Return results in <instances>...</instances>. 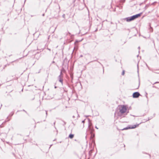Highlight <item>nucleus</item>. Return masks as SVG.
<instances>
[{
  "mask_svg": "<svg viewBox=\"0 0 159 159\" xmlns=\"http://www.w3.org/2000/svg\"><path fill=\"white\" fill-rule=\"evenodd\" d=\"M70 76H71V77L72 78V79H73V75H71Z\"/></svg>",
  "mask_w": 159,
  "mask_h": 159,
  "instance_id": "nucleus-16",
  "label": "nucleus"
},
{
  "mask_svg": "<svg viewBox=\"0 0 159 159\" xmlns=\"http://www.w3.org/2000/svg\"><path fill=\"white\" fill-rule=\"evenodd\" d=\"M76 42H77V43L78 42V41H77H77H76L75 42V43H76Z\"/></svg>",
  "mask_w": 159,
  "mask_h": 159,
  "instance_id": "nucleus-26",
  "label": "nucleus"
},
{
  "mask_svg": "<svg viewBox=\"0 0 159 159\" xmlns=\"http://www.w3.org/2000/svg\"><path fill=\"white\" fill-rule=\"evenodd\" d=\"M125 2V0H120V3H124Z\"/></svg>",
  "mask_w": 159,
  "mask_h": 159,
  "instance_id": "nucleus-11",
  "label": "nucleus"
},
{
  "mask_svg": "<svg viewBox=\"0 0 159 159\" xmlns=\"http://www.w3.org/2000/svg\"><path fill=\"white\" fill-rule=\"evenodd\" d=\"M55 122L54 123V125H55Z\"/></svg>",
  "mask_w": 159,
  "mask_h": 159,
  "instance_id": "nucleus-30",
  "label": "nucleus"
},
{
  "mask_svg": "<svg viewBox=\"0 0 159 159\" xmlns=\"http://www.w3.org/2000/svg\"><path fill=\"white\" fill-rule=\"evenodd\" d=\"M140 95V94L139 92H135L133 93V98H138Z\"/></svg>",
  "mask_w": 159,
  "mask_h": 159,
  "instance_id": "nucleus-4",
  "label": "nucleus"
},
{
  "mask_svg": "<svg viewBox=\"0 0 159 159\" xmlns=\"http://www.w3.org/2000/svg\"><path fill=\"white\" fill-rule=\"evenodd\" d=\"M23 111H25V112H26V113H27L26 111L25 110H23Z\"/></svg>",
  "mask_w": 159,
  "mask_h": 159,
  "instance_id": "nucleus-23",
  "label": "nucleus"
},
{
  "mask_svg": "<svg viewBox=\"0 0 159 159\" xmlns=\"http://www.w3.org/2000/svg\"><path fill=\"white\" fill-rule=\"evenodd\" d=\"M138 48H139H139H140V47H138Z\"/></svg>",
  "mask_w": 159,
  "mask_h": 159,
  "instance_id": "nucleus-33",
  "label": "nucleus"
},
{
  "mask_svg": "<svg viewBox=\"0 0 159 159\" xmlns=\"http://www.w3.org/2000/svg\"><path fill=\"white\" fill-rule=\"evenodd\" d=\"M52 145H51V146H51ZM50 147H49V148H50Z\"/></svg>",
  "mask_w": 159,
  "mask_h": 159,
  "instance_id": "nucleus-35",
  "label": "nucleus"
},
{
  "mask_svg": "<svg viewBox=\"0 0 159 159\" xmlns=\"http://www.w3.org/2000/svg\"><path fill=\"white\" fill-rule=\"evenodd\" d=\"M89 129H90L91 131L90 133L91 134V138H93L94 137V134L92 133V132L93 130V129H91V127H90L89 125Z\"/></svg>",
  "mask_w": 159,
  "mask_h": 159,
  "instance_id": "nucleus-5",
  "label": "nucleus"
},
{
  "mask_svg": "<svg viewBox=\"0 0 159 159\" xmlns=\"http://www.w3.org/2000/svg\"><path fill=\"white\" fill-rule=\"evenodd\" d=\"M146 93V98H148V97H147V93Z\"/></svg>",
  "mask_w": 159,
  "mask_h": 159,
  "instance_id": "nucleus-24",
  "label": "nucleus"
},
{
  "mask_svg": "<svg viewBox=\"0 0 159 159\" xmlns=\"http://www.w3.org/2000/svg\"><path fill=\"white\" fill-rule=\"evenodd\" d=\"M62 17L64 18L65 17V14H63V15H62Z\"/></svg>",
  "mask_w": 159,
  "mask_h": 159,
  "instance_id": "nucleus-20",
  "label": "nucleus"
},
{
  "mask_svg": "<svg viewBox=\"0 0 159 159\" xmlns=\"http://www.w3.org/2000/svg\"><path fill=\"white\" fill-rule=\"evenodd\" d=\"M85 119L84 120H82V123H83V125L82 126V128H83L84 127V123L85 122Z\"/></svg>",
  "mask_w": 159,
  "mask_h": 159,
  "instance_id": "nucleus-10",
  "label": "nucleus"
},
{
  "mask_svg": "<svg viewBox=\"0 0 159 159\" xmlns=\"http://www.w3.org/2000/svg\"><path fill=\"white\" fill-rule=\"evenodd\" d=\"M152 118V117H148V119L147 120H146V121H147L151 119Z\"/></svg>",
  "mask_w": 159,
  "mask_h": 159,
  "instance_id": "nucleus-12",
  "label": "nucleus"
},
{
  "mask_svg": "<svg viewBox=\"0 0 159 159\" xmlns=\"http://www.w3.org/2000/svg\"><path fill=\"white\" fill-rule=\"evenodd\" d=\"M124 74H125V70H123L122 72L121 75H124Z\"/></svg>",
  "mask_w": 159,
  "mask_h": 159,
  "instance_id": "nucleus-13",
  "label": "nucleus"
},
{
  "mask_svg": "<svg viewBox=\"0 0 159 159\" xmlns=\"http://www.w3.org/2000/svg\"><path fill=\"white\" fill-rule=\"evenodd\" d=\"M95 128H96L97 129H98V128H97V126H96V127H95Z\"/></svg>",
  "mask_w": 159,
  "mask_h": 159,
  "instance_id": "nucleus-28",
  "label": "nucleus"
},
{
  "mask_svg": "<svg viewBox=\"0 0 159 159\" xmlns=\"http://www.w3.org/2000/svg\"><path fill=\"white\" fill-rule=\"evenodd\" d=\"M128 112H127V113H126V115H127V113H128Z\"/></svg>",
  "mask_w": 159,
  "mask_h": 159,
  "instance_id": "nucleus-32",
  "label": "nucleus"
},
{
  "mask_svg": "<svg viewBox=\"0 0 159 159\" xmlns=\"http://www.w3.org/2000/svg\"><path fill=\"white\" fill-rule=\"evenodd\" d=\"M139 83L138 85V86L136 88V89H138L139 88Z\"/></svg>",
  "mask_w": 159,
  "mask_h": 159,
  "instance_id": "nucleus-18",
  "label": "nucleus"
},
{
  "mask_svg": "<svg viewBox=\"0 0 159 159\" xmlns=\"http://www.w3.org/2000/svg\"><path fill=\"white\" fill-rule=\"evenodd\" d=\"M14 114V112L12 113V114H11V116H12Z\"/></svg>",
  "mask_w": 159,
  "mask_h": 159,
  "instance_id": "nucleus-25",
  "label": "nucleus"
},
{
  "mask_svg": "<svg viewBox=\"0 0 159 159\" xmlns=\"http://www.w3.org/2000/svg\"><path fill=\"white\" fill-rule=\"evenodd\" d=\"M54 88H55V89H56L57 88V87L56 86H55L54 87Z\"/></svg>",
  "mask_w": 159,
  "mask_h": 159,
  "instance_id": "nucleus-29",
  "label": "nucleus"
},
{
  "mask_svg": "<svg viewBox=\"0 0 159 159\" xmlns=\"http://www.w3.org/2000/svg\"><path fill=\"white\" fill-rule=\"evenodd\" d=\"M42 16H44V15H45V14H44V13H43V14H42Z\"/></svg>",
  "mask_w": 159,
  "mask_h": 159,
  "instance_id": "nucleus-22",
  "label": "nucleus"
},
{
  "mask_svg": "<svg viewBox=\"0 0 159 159\" xmlns=\"http://www.w3.org/2000/svg\"><path fill=\"white\" fill-rule=\"evenodd\" d=\"M78 116L79 117V114L78 115Z\"/></svg>",
  "mask_w": 159,
  "mask_h": 159,
  "instance_id": "nucleus-34",
  "label": "nucleus"
},
{
  "mask_svg": "<svg viewBox=\"0 0 159 159\" xmlns=\"http://www.w3.org/2000/svg\"><path fill=\"white\" fill-rule=\"evenodd\" d=\"M62 75L63 74L62 73V72L61 71L60 74L58 77V79L59 80V81L62 84H63V80L62 78L63 76Z\"/></svg>",
  "mask_w": 159,
  "mask_h": 159,
  "instance_id": "nucleus-3",
  "label": "nucleus"
},
{
  "mask_svg": "<svg viewBox=\"0 0 159 159\" xmlns=\"http://www.w3.org/2000/svg\"><path fill=\"white\" fill-rule=\"evenodd\" d=\"M8 65H9L8 64H7V65H5L3 67V69H4L5 68V67L7 66H8Z\"/></svg>",
  "mask_w": 159,
  "mask_h": 159,
  "instance_id": "nucleus-15",
  "label": "nucleus"
},
{
  "mask_svg": "<svg viewBox=\"0 0 159 159\" xmlns=\"http://www.w3.org/2000/svg\"><path fill=\"white\" fill-rule=\"evenodd\" d=\"M73 118H75V116H72Z\"/></svg>",
  "mask_w": 159,
  "mask_h": 159,
  "instance_id": "nucleus-27",
  "label": "nucleus"
},
{
  "mask_svg": "<svg viewBox=\"0 0 159 159\" xmlns=\"http://www.w3.org/2000/svg\"><path fill=\"white\" fill-rule=\"evenodd\" d=\"M125 43H126V41H124V42H123L122 43H121V44H124Z\"/></svg>",
  "mask_w": 159,
  "mask_h": 159,
  "instance_id": "nucleus-17",
  "label": "nucleus"
},
{
  "mask_svg": "<svg viewBox=\"0 0 159 159\" xmlns=\"http://www.w3.org/2000/svg\"><path fill=\"white\" fill-rule=\"evenodd\" d=\"M139 125H132L131 127H130L131 129H134L135 128L137 127V126H138Z\"/></svg>",
  "mask_w": 159,
  "mask_h": 159,
  "instance_id": "nucleus-8",
  "label": "nucleus"
},
{
  "mask_svg": "<svg viewBox=\"0 0 159 159\" xmlns=\"http://www.w3.org/2000/svg\"><path fill=\"white\" fill-rule=\"evenodd\" d=\"M52 63H55V62L54 61H53Z\"/></svg>",
  "mask_w": 159,
  "mask_h": 159,
  "instance_id": "nucleus-31",
  "label": "nucleus"
},
{
  "mask_svg": "<svg viewBox=\"0 0 159 159\" xmlns=\"http://www.w3.org/2000/svg\"><path fill=\"white\" fill-rule=\"evenodd\" d=\"M130 127H127L125 128H124L123 129H121L122 130H127L129 129H130Z\"/></svg>",
  "mask_w": 159,
  "mask_h": 159,
  "instance_id": "nucleus-9",
  "label": "nucleus"
},
{
  "mask_svg": "<svg viewBox=\"0 0 159 159\" xmlns=\"http://www.w3.org/2000/svg\"><path fill=\"white\" fill-rule=\"evenodd\" d=\"M123 20H126L128 22H129L135 20V19L134 16H133L130 17L124 18L123 19Z\"/></svg>",
  "mask_w": 159,
  "mask_h": 159,
  "instance_id": "nucleus-2",
  "label": "nucleus"
},
{
  "mask_svg": "<svg viewBox=\"0 0 159 159\" xmlns=\"http://www.w3.org/2000/svg\"><path fill=\"white\" fill-rule=\"evenodd\" d=\"M117 110H119V111L117 112L118 116H122L123 114L126 112L127 108L125 105H120L118 106Z\"/></svg>",
  "mask_w": 159,
  "mask_h": 159,
  "instance_id": "nucleus-1",
  "label": "nucleus"
},
{
  "mask_svg": "<svg viewBox=\"0 0 159 159\" xmlns=\"http://www.w3.org/2000/svg\"><path fill=\"white\" fill-rule=\"evenodd\" d=\"M159 83V82H156L155 83H154L153 84V85H154V84H155L157 83Z\"/></svg>",
  "mask_w": 159,
  "mask_h": 159,
  "instance_id": "nucleus-14",
  "label": "nucleus"
},
{
  "mask_svg": "<svg viewBox=\"0 0 159 159\" xmlns=\"http://www.w3.org/2000/svg\"><path fill=\"white\" fill-rule=\"evenodd\" d=\"M141 14H142V13H140L136 14L135 15H133L135 19H136V18L140 17L141 16Z\"/></svg>",
  "mask_w": 159,
  "mask_h": 159,
  "instance_id": "nucleus-6",
  "label": "nucleus"
},
{
  "mask_svg": "<svg viewBox=\"0 0 159 159\" xmlns=\"http://www.w3.org/2000/svg\"><path fill=\"white\" fill-rule=\"evenodd\" d=\"M46 116H47L48 113H47V111H46Z\"/></svg>",
  "mask_w": 159,
  "mask_h": 159,
  "instance_id": "nucleus-21",
  "label": "nucleus"
},
{
  "mask_svg": "<svg viewBox=\"0 0 159 159\" xmlns=\"http://www.w3.org/2000/svg\"><path fill=\"white\" fill-rule=\"evenodd\" d=\"M74 136V135L73 134H69V138L71 139H72L73 138Z\"/></svg>",
  "mask_w": 159,
  "mask_h": 159,
  "instance_id": "nucleus-7",
  "label": "nucleus"
},
{
  "mask_svg": "<svg viewBox=\"0 0 159 159\" xmlns=\"http://www.w3.org/2000/svg\"><path fill=\"white\" fill-rule=\"evenodd\" d=\"M152 87H153V88H157V87L156 86H154V85H153V86H152Z\"/></svg>",
  "mask_w": 159,
  "mask_h": 159,
  "instance_id": "nucleus-19",
  "label": "nucleus"
}]
</instances>
